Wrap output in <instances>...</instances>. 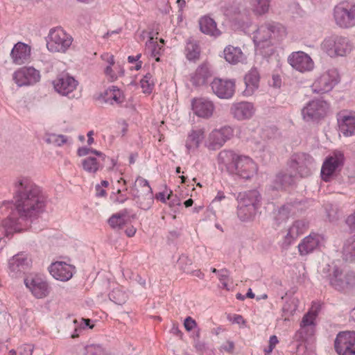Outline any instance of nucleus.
I'll list each match as a JSON object with an SVG mask.
<instances>
[{
    "label": "nucleus",
    "mask_w": 355,
    "mask_h": 355,
    "mask_svg": "<svg viewBox=\"0 0 355 355\" xmlns=\"http://www.w3.org/2000/svg\"><path fill=\"white\" fill-rule=\"evenodd\" d=\"M286 31L284 26L278 23H268L259 26L254 33L253 41L256 49L263 54H268L272 52L270 49L263 51L265 49L270 48L273 40H279L285 37Z\"/></svg>",
    "instance_id": "nucleus-1"
},
{
    "label": "nucleus",
    "mask_w": 355,
    "mask_h": 355,
    "mask_svg": "<svg viewBox=\"0 0 355 355\" xmlns=\"http://www.w3.org/2000/svg\"><path fill=\"white\" fill-rule=\"evenodd\" d=\"M322 51L331 58L345 56L349 53L352 45L347 37L331 35L326 37L320 45Z\"/></svg>",
    "instance_id": "nucleus-2"
},
{
    "label": "nucleus",
    "mask_w": 355,
    "mask_h": 355,
    "mask_svg": "<svg viewBox=\"0 0 355 355\" xmlns=\"http://www.w3.org/2000/svg\"><path fill=\"white\" fill-rule=\"evenodd\" d=\"M133 199L142 209L147 210L153 203V194L148 182L143 178L138 177L130 189Z\"/></svg>",
    "instance_id": "nucleus-3"
},
{
    "label": "nucleus",
    "mask_w": 355,
    "mask_h": 355,
    "mask_svg": "<svg viewBox=\"0 0 355 355\" xmlns=\"http://www.w3.org/2000/svg\"><path fill=\"white\" fill-rule=\"evenodd\" d=\"M133 199L142 209L147 210L153 203V194L148 182L143 178L138 177L130 189Z\"/></svg>",
    "instance_id": "nucleus-4"
},
{
    "label": "nucleus",
    "mask_w": 355,
    "mask_h": 355,
    "mask_svg": "<svg viewBox=\"0 0 355 355\" xmlns=\"http://www.w3.org/2000/svg\"><path fill=\"white\" fill-rule=\"evenodd\" d=\"M73 42L72 37L60 27L51 28L46 38V47L53 53H65Z\"/></svg>",
    "instance_id": "nucleus-5"
},
{
    "label": "nucleus",
    "mask_w": 355,
    "mask_h": 355,
    "mask_svg": "<svg viewBox=\"0 0 355 355\" xmlns=\"http://www.w3.org/2000/svg\"><path fill=\"white\" fill-rule=\"evenodd\" d=\"M329 110V104L322 98L310 101L301 111L302 119L306 122H318L324 119Z\"/></svg>",
    "instance_id": "nucleus-6"
},
{
    "label": "nucleus",
    "mask_w": 355,
    "mask_h": 355,
    "mask_svg": "<svg viewBox=\"0 0 355 355\" xmlns=\"http://www.w3.org/2000/svg\"><path fill=\"white\" fill-rule=\"evenodd\" d=\"M334 17L336 24L341 28L355 26V3L342 1L334 9Z\"/></svg>",
    "instance_id": "nucleus-7"
},
{
    "label": "nucleus",
    "mask_w": 355,
    "mask_h": 355,
    "mask_svg": "<svg viewBox=\"0 0 355 355\" xmlns=\"http://www.w3.org/2000/svg\"><path fill=\"white\" fill-rule=\"evenodd\" d=\"M338 83V73L335 69H330L322 73L313 83L312 90L314 93H326L330 92Z\"/></svg>",
    "instance_id": "nucleus-8"
},
{
    "label": "nucleus",
    "mask_w": 355,
    "mask_h": 355,
    "mask_svg": "<svg viewBox=\"0 0 355 355\" xmlns=\"http://www.w3.org/2000/svg\"><path fill=\"white\" fill-rule=\"evenodd\" d=\"M314 166V159L305 153H295L291 158V167L297 171L302 178L309 176Z\"/></svg>",
    "instance_id": "nucleus-9"
},
{
    "label": "nucleus",
    "mask_w": 355,
    "mask_h": 355,
    "mask_svg": "<svg viewBox=\"0 0 355 355\" xmlns=\"http://www.w3.org/2000/svg\"><path fill=\"white\" fill-rule=\"evenodd\" d=\"M334 347L339 355H355V332H340L335 339Z\"/></svg>",
    "instance_id": "nucleus-10"
},
{
    "label": "nucleus",
    "mask_w": 355,
    "mask_h": 355,
    "mask_svg": "<svg viewBox=\"0 0 355 355\" xmlns=\"http://www.w3.org/2000/svg\"><path fill=\"white\" fill-rule=\"evenodd\" d=\"M331 286L338 291H344L355 284V274L353 272L343 275L342 271L337 267H334L332 273L328 276Z\"/></svg>",
    "instance_id": "nucleus-11"
},
{
    "label": "nucleus",
    "mask_w": 355,
    "mask_h": 355,
    "mask_svg": "<svg viewBox=\"0 0 355 355\" xmlns=\"http://www.w3.org/2000/svg\"><path fill=\"white\" fill-rule=\"evenodd\" d=\"M343 155L340 153H335L333 155L327 157L321 168L322 179L325 182L330 181L331 178L343 165Z\"/></svg>",
    "instance_id": "nucleus-12"
},
{
    "label": "nucleus",
    "mask_w": 355,
    "mask_h": 355,
    "mask_svg": "<svg viewBox=\"0 0 355 355\" xmlns=\"http://www.w3.org/2000/svg\"><path fill=\"white\" fill-rule=\"evenodd\" d=\"M233 135L234 130L230 126H224L220 129H215L209 135L206 146L209 150H215L219 149Z\"/></svg>",
    "instance_id": "nucleus-13"
},
{
    "label": "nucleus",
    "mask_w": 355,
    "mask_h": 355,
    "mask_svg": "<svg viewBox=\"0 0 355 355\" xmlns=\"http://www.w3.org/2000/svg\"><path fill=\"white\" fill-rule=\"evenodd\" d=\"M288 62L293 69L302 73L311 71L314 68L313 60L303 51L293 52L288 58Z\"/></svg>",
    "instance_id": "nucleus-14"
},
{
    "label": "nucleus",
    "mask_w": 355,
    "mask_h": 355,
    "mask_svg": "<svg viewBox=\"0 0 355 355\" xmlns=\"http://www.w3.org/2000/svg\"><path fill=\"white\" fill-rule=\"evenodd\" d=\"M40 78V71L32 67H22L13 74V80L19 87L35 84Z\"/></svg>",
    "instance_id": "nucleus-15"
},
{
    "label": "nucleus",
    "mask_w": 355,
    "mask_h": 355,
    "mask_svg": "<svg viewBox=\"0 0 355 355\" xmlns=\"http://www.w3.org/2000/svg\"><path fill=\"white\" fill-rule=\"evenodd\" d=\"M213 93L220 98L228 99L232 97L235 91L233 80L215 78L211 83Z\"/></svg>",
    "instance_id": "nucleus-16"
},
{
    "label": "nucleus",
    "mask_w": 355,
    "mask_h": 355,
    "mask_svg": "<svg viewBox=\"0 0 355 355\" xmlns=\"http://www.w3.org/2000/svg\"><path fill=\"white\" fill-rule=\"evenodd\" d=\"M24 284L36 298H44L49 293V288L46 281L40 275L26 278Z\"/></svg>",
    "instance_id": "nucleus-17"
},
{
    "label": "nucleus",
    "mask_w": 355,
    "mask_h": 355,
    "mask_svg": "<svg viewBox=\"0 0 355 355\" xmlns=\"http://www.w3.org/2000/svg\"><path fill=\"white\" fill-rule=\"evenodd\" d=\"M257 166L250 157L240 155L232 173L248 180L257 173Z\"/></svg>",
    "instance_id": "nucleus-18"
},
{
    "label": "nucleus",
    "mask_w": 355,
    "mask_h": 355,
    "mask_svg": "<svg viewBox=\"0 0 355 355\" xmlns=\"http://www.w3.org/2000/svg\"><path fill=\"white\" fill-rule=\"evenodd\" d=\"M55 90L62 96H69L78 86V81L72 76L65 74L59 75L53 81Z\"/></svg>",
    "instance_id": "nucleus-19"
},
{
    "label": "nucleus",
    "mask_w": 355,
    "mask_h": 355,
    "mask_svg": "<svg viewBox=\"0 0 355 355\" xmlns=\"http://www.w3.org/2000/svg\"><path fill=\"white\" fill-rule=\"evenodd\" d=\"M191 107L196 115L204 119L210 118L215 110L214 103L203 97L193 98L191 101Z\"/></svg>",
    "instance_id": "nucleus-20"
},
{
    "label": "nucleus",
    "mask_w": 355,
    "mask_h": 355,
    "mask_svg": "<svg viewBox=\"0 0 355 355\" xmlns=\"http://www.w3.org/2000/svg\"><path fill=\"white\" fill-rule=\"evenodd\" d=\"M31 58V47L21 42L15 44L10 52L12 63L22 65L30 62Z\"/></svg>",
    "instance_id": "nucleus-21"
},
{
    "label": "nucleus",
    "mask_w": 355,
    "mask_h": 355,
    "mask_svg": "<svg viewBox=\"0 0 355 355\" xmlns=\"http://www.w3.org/2000/svg\"><path fill=\"white\" fill-rule=\"evenodd\" d=\"M338 123L340 132L345 137L355 135V112L342 111L338 115Z\"/></svg>",
    "instance_id": "nucleus-22"
},
{
    "label": "nucleus",
    "mask_w": 355,
    "mask_h": 355,
    "mask_svg": "<svg viewBox=\"0 0 355 355\" xmlns=\"http://www.w3.org/2000/svg\"><path fill=\"white\" fill-rule=\"evenodd\" d=\"M254 112L255 108L253 104L246 101L234 103L230 108V113L239 121L250 119Z\"/></svg>",
    "instance_id": "nucleus-23"
},
{
    "label": "nucleus",
    "mask_w": 355,
    "mask_h": 355,
    "mask_svg": "<svg viewBox=\"0 0 355 355\" xmlns=\"http://www.w3.org/2000/svg\"><path fill=\"white\" fill-rule=\"evenodd\" d=\"M9 274L12 277H21L28 268V260L23 254L12 257L9 261Z\"/></svg>",
    "instance_id": "nucleus-24"
},
{
    "label": "nucleus",
    "mask_w": 355,
    "mask_h": 355,
    "mask_svg": "<svg viewBox=\"0 0 355 355\" xmlns=\"http://www.w3.org/2000/svg\"><path fill=\"white\" fill-rule=\"evenodd\" d=\"M323 236L320 234L311 233L304 238L298 245V251L301 256H306L313 252L323 241Z\"/></svg>",
    "instance_id": "nucleus-25"
},
{
    "label": "nucleus",
    "mask_w": 355,
    "mask_h": 355,
    "mask_svg": "<svg viewBox=\"0 0 355 355\" xmlns=\"http://www.w3.org/2000/svg\"><path fill=\"white\" fill-rule=\"evenodd\" d=\"M73 267L63 262L53 263L49 267V272L56 279L65 282L73 275Z\"/></svg>",
    "instance_id": "nucleus-26"
},
{
    "label": "nucleus",
    "mask_w": 355,
    "mask_h": 355,
    "mask_svg": "<svg viewBox=\"0 0 355 355\" xmlns=\"http://www.w3.org/2000/svg\"><path fill=\"white\" fill-rule=\"evenodd\" d=\"M308 227V224L304 220H296L288 228L284 236L283 245L288 247L300 235L302 234Z\"/></svg>",
    "instance_id": "nucleus-27"
},
{
    "label": "nucleus",
    "mask_w": 355,
    "mask_h": 355,
    "mask_svg": "<svg viewBox=\"0 0 355 355\" xmlns=\"http://www.w3.org/2000/svg\"><path fill=\"white\" fill-rule=\"evenodd\" d=\"M239 157L240 155L232 150H223L218 155V164L223 165L229 173H232Z\"/></svg>",
    "instance_id": "nucleus-28"
},
{
    "label": "nucleus",
    "mask_w": 355,
    "mask_h": 355,
    "mask_svg": "<svg viewBox=\"0 0 355 355\" xmlns=\"http://www.w3.org/2000/svg\"><path fill=\"white\" fill-rule=\"evenodd\" d=\"M260 200L261 196L257 190H250L239 193L237 197L238 205L243 203L248 207H252L255 208V209H258Z\"/></svg>",
    "instance_id": "nucleus-29"
},
{
    "label": "nucleus",
    "mask_w": 355,
    "mask_h": 355,
    "mask_svg": "<svg viewBox=\"0 0 355 355\" xmlns=\"http://www.w3.org/2000/svg\"><path fill=\"white\" fill-rule=\"evenodd\" d=\"M245 89L243 94L250 96L259 87V74L256 69H252L244 77Z\"/></svg>",
    "instance_id": "nucleus-30"
},
{
    "label": "nucleus",
    "mask_w": 355,
    "mask_h": 355,
    "mask_svg": "<svg viewBox=\"0 0 355 355\" xmlns=\"http://www.w3.org/2000/svg\"><path fill=\"white\" fill-rule=\"evenodd\" d=\"M341 253L345 262L355 263V234L344 241Z\"/></svg>",
    "instance_id": "nucleus-31"
},
{
    "label": "nucleus",
    "mask_w": 355,
    "mask_h": 355,
    "mask_svg": "<svg viewBox=\"0 0 355 355\" xmlns=\"http://www.w3.org/2000/svg\"><path fill=\"white\" fill-rule=\"evenodd\" d=\"M224 58L229 63L235 64L244 60V54L239 47L229 45L223 51Z\"/></svg>",
    "instance_id": "nucleus-32"
},
{
    "label": "nucleus",
    "mask_w": 355,
    "mask_h": 355,
    "mask_svg": "<svg viewBox=\"0 0 355 355\" xmlns=\"http://www.w3.org/2000/svg\"><path fill=\"white\" fill-rule=\"evenodd\" d=\"M200 31L207 35L217 37L220 35V31L217 28L215 21L209 17H202L199 21Z\"/></svg>",
    "instance_id": "nucleus-33"
},
{
    "label": "nucleus",
    "mask_w": 355,
    "mask_h": 355,
    "mask_svg": "<svg viewBox=\"0 0 355 355\" xmlns=\"http://www.w3.org/2000/svg\"><path fill=\"white\" fill-rule=\"evenodd\" d=\"M210 76L211 73L208 67L203 64L197 68L194 74L191 76V81L196 86H201L207 83Z\"/></svg>",
    "instance_id": "nucleus-34"
},
{
    "label": "nucleus",
    "mask_w": 355,
    "mask_h": 355,
    "mask_svg": "<svg viewBox=\"0 0 355 355\" xmlns=\"http://www.w3.org/2000/svg\"><path fill=\"white\" fill-rule=\"evenodd\" d=\"M295 182V177L286 173H278L274 180L272 187L275 190L283 189L293 184Z\"/></svg>",
    "instance_id": "nucleus-35"
},
{
    "label": "nucleus",
    "mask_w": 355,
    "mask_h": 355,
    "mask_svg": "<svg viewBox=\"0 0 355 355\" xmlns=\"http://www.w3.org/2000/svg\"><path fill=\"white\" fill-rule=\"evenodd\" d=\"M203 135L204 131L201 129L191 131L186 141V147L189 152L198 148L200 141L204 137Z\"/></svg>",
    "instance_id": "nucleus-36"
},
{
    "label": "nucleus",
    "mask_w": 355,
    "mask_h": 355,
    "mask_svg": "<svg viewBox=\"0 0 355 355\" xmlns=\"http://www.w3.org/2000/svg\"><path fill=\"white\" fill-rule=\"evenodd\" d=\"M157 37L155 40L153 36L150 35L148 40L146 43V51L157 62L160 61L159 55L163 51V45H160L157 42Z\"/></svg>",
    "instance_id": "nucleus-37"
},
{
    "label": "nucleus",
    "mask_w": 355,
    "mask_h": 355,
    "mask_svg": "<svg viewBox=\"0 0 355 355\" xmlns=\"http://www.w3.org/2000/svg\"><path fill=\"white\" fill-rule=\"evenodd\" d=\"M200 49L196 41L188 40L185 47L186 58L190 61H196L199 59Z\"/></svg>",
    "instance_id": "nucleus-38"
},
{
    "label": "nucleus",
    "mask_w": 355,
    "mask_h": 355,
    "mask_svg": "<svg viewBox=\"0 0 355 355\" xmlns=\"http://www.w3.org/2000/svg\"><path fill=\"white\" fill-rule=\"evenodd\" d=\"M105 101L110 102L113 104L114 102L116 104H119L123 101L124 97L122 92L117 88L116 86H112L109 87L105 92Z\"/></svg>",
    "instance_id": "nucleus-39"
},
{
    "label": "nucleus",
    "mask_w": 355,
    "mask_h": 355,
    "mask_svg": "<svg viewBox=\"0 0 355 355\" xmlns=\"http://www.w3.org/2000/svg\"><path fill=\"white\" fill-rule=\"evenodd\" d=\"M257 210L252 207H248L242 203L237 206V215L241 220L248 221L254 217Z\"/></svg>",
    "instance_id": "nucleus-40"
},
{
    "label": "nucleus",
    "mask_w": 355,
    "mask_h": 355,
    "mask_svg": "<svg viewBox=\"0 0 355 355\" xmlns=\"http://www.w3.org/2000/svg\"><path fill=\"white\" fill-rule=\"evenodd\" d=\"M82 166L87 173H95L101 167V163L96 158L89 156L82 160Z\"/></svg>",
    "instance_id": "nucleus-41"
},
{
    "label": "nucleus",
    "mask_w": 355,
    "mask_h": 355,
    "mask_svg": "<svg viewBox=\"0 0 355 355\" xmlns=\"http://www.w3.org/2000/svg\"><path fill=\"white\" fill-rule=\"evenodd\" d=\"M127 214L128 211L126 209L113 214L108 220L110 225L114 229H121L126 223L125 217Z\"/></svg>",
    "instance_id": "nucleus-42"
},
{
    "label": "nucleus",
    "mask_w": 355,
    "mask_h": 355,
    "mask_svg": "<svg viewBox=\"0 0 355 355\" xmlns=\"http://www.w3.org/2000/svg\"><path fill=\"white\" fill-rule=\"evenodd\" d=\"M319 309V305H313L311 309L308 311V313L303 316L300 324L301 327L304 328L309 326L314 325V321L316 318Z\"/></svg>",
    "instance_id": "nucleus-43"
},
{
    "label": "nucleus",
    "mask_w": 355,
    "mask_h": 355,
    "mask_svg": "<svg viewBox=\"0 0 355 355\" xmlns=\"http://www.w3.org/2000/svg\"><path fill=\"white\" fill-rule=\"evenodd\" d=\"M270 0H252V11L259 15L266 13L270 8Z\"/></svg>",
    "instance_id": "nucleus-44"
},
{
    "label": "nucleus",
    "mask_w": 355,
    "mask_h": 355,
    "mask_svg": "<svg viewBox=\"0 0 355 355\" xmlns=\"http://www.w3.org/2000/svg\"><path fill=\"white\" fill-rule=\"evenodd\" d=\"M109 297L115 304L121 305L126 302L128 296L121 288H116L109 294Z\"/></svg>",
    "instance_id": "nucleus-45"
},
{
    "label": "nucleus",
    "mask_w": 355,
    "mask_h": 355,
    "mask_svg": "<svg viewBox=\"0 0 355 355\" xmlns=\"http://www.w3.org/2000/svg\"><path fill=\"white\" fill-rule=\"evenodd\" d=\"M45 141L49 144L61 146L67 142V137L63 135L51 133L46 135Z\"/></svg>",
    "instance_id": "nucleus-46"
},
{
    "label": "nucleus",
    "mask_w": 355,
    "mask_h": 355,
    "mask_svg": "<svg viewBox=\"0 0 355 355\" xmlns=\"http://www.w3.org/2000/svg\"><path fill=\"white\" fill-rule=\"evenodd\" d=\"M298 306V300L292 298L287 301L282 307V311L284 315L288 317L293 315L296 311Z\"/></svg>",
    "instance_id": "nucleus-47"
},
{
    "label": "nucleus",
    "mask_w": 355,
    "mask_h": 355,
    "mask_svg": "<svg viewBox=\"0 0 355 355\" xmlns=\"http://www.w3.org/2000/svg\"><path fill=\"white\" fill-rule=\"evenodd\" d=\"M144 93L150 94L154 87L153 76L150 73H146L140 81Z\"/></svg>",
    "instance_id": "nucleus-48"
},
{
    "label": "nucleus",
    "mask_w": 355,
    "mask_h": 355,
    "mask_svg": "<svg viewBox=\"0 0 355 355\" xmlns=\"http://www.w3.org/2000/svg\"><path fill=\"white\" fill-rule=\"evenodd\" d=\"M327 216L329 221H336L340 218L339 209L336 205L328 204L325 207Z\"/></svg>",
    "instance_id": "nucleus-49"
},
{
    "label": "nucleus",
    "mask_w": 355,
    "mask_h": 355,
    "mask_svg": "<svg viewBox=\"0 0 355 355\" xmlns=\"http://www.w3.org/2000/svg\"><path fill=\"white\" fill-rule=\"evenodd\" d=\"M85 355H105L104 349L100 345L91 344L85 347Z\"/></svg>",
    "instance_id": "nucleus-50"
},
{
    "label": "nucleus",
    "mask_w": 355,
    "mask_h": 355,
    "mask_svg": "<svg viewBox=\"0 0 355 355\" xmlns=\"http://www.w3.org/2000/svg\"><path fill=\"white\" fill-rule=\"evenodd\" d=\"M290 210L288 206L284 205L282 206L278 211V213L276 216V219L277 220H285L289 216Z\"/></svg>",
    "instance_id": "nucleus-51"
},
{
    "label": "nucleus",
    "mask_w": 355,
    "mask_h": 355,
    "mask_svg": "<svg viewBox=\"0 0 355 355\" xmlns=\"http://www.w3.org/2000/svg\"><path fill=\"white\" fill-rule=\"evenodd\" d=\"M184 326L187 331H191L196 327L197 323L191 317L188 316L184 322Z\"/></svg>",
    "instance_id": "nucleus-52"
},
{
    "label": "nucleus",
    "mask_w": 355,
    "mask_h": 355,
    "mask_svg": "<svg viewBox=\"0 0 355 355\" xmlns=\"http://www.w3.org/2000/svg\"><path fill=\"white\" fill-rule=\"evenodd\" d=\"M33 349V346L31 345H24L18 349L19 355H32Z\"/></svg>",
    "instance_id": "nucleus-53"
},
{
    "label": "nucleus",
    "mask_w": 355,
    "mask_h": 355,
    "mask_svg": "<svg viewBox=\"0 0 355 355\" xmlns=\"http://www.w3.org/2000/svg\"><path fill=\"white\" fill-rule=\"evenodd\" d=\"M230 273L227 269H221L218 270V279L220 283L227 282L229 279Z\"/></svg>",
    "instance_id": "nucleus-54"
},
{
    "label": "nucleus",
    "mask_w": 355,
    "mask_h": 355,
    "mask_svg": "<svg viewBox=\"0 0 355 355\" xmlns=\"http://www.w3.org/2000/svg\"><path fill=\"white\" fill-rule=\"evenodd\" d=\"M112 67V66L107 65L105 69V73L107 77L110 78L111 81H114L117 78V76L114 72Z\"/></svg>",
    "instance_id": "nucleus-55"
},
{
    "label": "nucleus",
    "mask_w": 355,
    "mask_h": 355,
    "mask_svg": "<svg viewBox=\"0 0 355 355\" xmlns=\"http://www.w3.org/2000/svg\"><path fill=\"white\" fill-rule=\"evenodd\" d=\"M101 59L106 62L110 66H114L115 62H114V58L113 55H111L110 53H103L101 55Z\"/></svg>",
    "instance_id": "nucleus-56"
},
{
    "label": "nucleus",
    "mask_w": 355,
    "mask_h": 355,
    "mask_svg": "<svg viewBox=\"0 0 355 355\" xmlns=\"http://www.w3.org/2000/svg\"><path fill=\"white\" fill-rule=\"evenodd\" d=\"M346 223L352 232H355V212L347 218Z\"/></svg>",
    "instance_id": "nucleus-57"
},
{
    "label": "nucleus",
    "mask_w": 355,
    "mask_h": 355,
    "mask_svg": "<svg viewBox=\"0 0 355 355\" xmlns=\"http://www.w3.org/2000/svg\"><path fill=\"white\" fill-rule=\"evenodd\" d=\"M92 148L87 147H81L78 149L77 154L80 157L87 155L89 153H91Z\"/></svg>",
    "instance_id": "nucleus-58"
},
{
    "label": "nucleus",
    "mask_w": 355,
    "mask_h": 355,
    "mask_svg": "<svg viewBox=\"0 0 355 355\" xmlns=\"http://www.w3.org/2000/svg\"><path fill=\"white\" fill-rule=\"evenodd\" d=\"M222 348L228 352H232L234 348V344L232 341H227V345L222 347Z\"/></svg>",
    "instance_id": "nucleus-59"
},
{
    "label": "nucleus",
    "mask_w": 355,
    "mask_h": 355,
    "mask_svg": "<svg viewBox=\"0 0 355 355\" xmlns=\"http://www.w3.org/2000/svg\"><path fill=\"white\" fill-rule=\"evenodd\" d=\"M91 153H94V155H96V156L98 157L99 158V160H101V161H105V155L101 153V151H98V150H94V149H92L91 150Z\"/></svg>",
    "instance_id": "nucleus-60"
},
{
    "label": "nucleus",
    "mask_w": 355,
    "mask_h": 355,
    "mask_svg": "<svg viewBox=\"0 0 355 355\" xmlns=\"http://www.w3.org/2000/svg\"><path fill=\"white\" fill-rule=\"evenodd\" d=\"M96 195L98 196H105L106 195V191L103 189L101 188V186L98 184L96 186Z\"/></svg>",
    "instance_id": "nucleus-61"
},
{
    "label": "nucleus",
    "mask_w": 355,
    "mask_h": 355,
    "mask_svg": "<svg viewBox=\"0 0 355 355\" xmlns=\"http://www.w3.org/2000/svg\"><path fill=\"white\" fill-rule=\"evenodd\" d=\"M136 231V228L132 226L125 230V234L128 236L132 237L135 234Z\"/></svg>",
    "instance_id": "nucleus-62"
},
{
    "label": "nucleus",
    "mask_w": 355,
    "mask_h": 355,
    "mask_svg": "<svg viewBox=\"0 0 355 355\" xmlns=\"http://www.w3.org/2000/svg\"><path fill=\"white\" fill-rule=\"evenodd\" d=\"M279 343L278 338L275 335L271 336L269 339V345L275 347L277 344Z\"/></svg>",
    "instance_id": "nucleus-63"
},
{
    "label": "nucleus",
    "mask_w": 355,
    "mask_h": 355,
    "mask_svg": "<svg viewBox=\"0 0 355 355\" xmlns=\"http://www.w3.org/2000/svg\"><path fill=\"white\" fill-rule=\"evenodd\" d=\"M193 275L198 277L200 279H202L205 277L204 273L200 270H195L191 272Z\"/></svg>",
    "instance_id": "nucleus-64"
}]
</instances>
